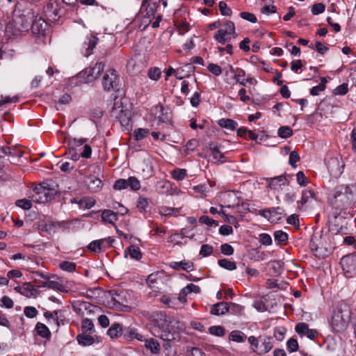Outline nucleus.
Returning a JSON list of instances; mask_svg holds the SVG:
<instances>
[{
	"label": "nucleus",
	"instance_id": "nucleus-1",
	"mask_svg": "<svg viewBox=\"0 0 356 356\" xmlns=\"http://www.w3.org/2000/svg\"><path fill=\"white\" fill-rule=\"evenodd\" d=\"M351 312L346 304H341L337 307L331 320L332 330L335 332H344L349 324Z\"/></svg>",
	"mask_w": 356,
	"mask_h": 356
},
{
	"label": "nucleus",
	"instance_id": "nucleus-2",
	"mask_svg": "<svg viewBox=\"0 0 356 356\" xmlns=\"http://www.w3.org/2000/svg\"><path fill=\"white\" fill-rule=\"evenodd\" d=\"M170 323L171 322H168L166 319L158 321V329L155 330L154 335L166 341H178L179 334L171 329Z\"/></svg>",
	"mask_w": 356,
	"mask_h": 356
},
{
	"label": "nucleus",
	"instance_id": "nucleus-3",
	"mask_svg": "<svg viewBox=\"0 0 356 356\" xmlns=\"http://www.w3.org/2000/svg\"><path fill=\"white\" fill-rule=\"evenodd\" d=\"M328 236L323 231L314 232L310 239L309 247L312 252L317 255L319 251L327 249Z\"/></svg>",
	"mask_w": 356,
	"mask_h": 356
},
{
	"label": "nucleus",
	"instance_id": "nucleus-4",
	"mask_svg": "<svg viewBox=\"0 0 356 356\" xmlns=\"http://www.w3.org/2000/svg\"><path fill=\"white\" fill-rule=\"evenodd\" d=\"M227 24V26L225 28L220 29L213 36V38L219 43L225 44L229 41L232 37L234 38L237 37L234 24Z\"/></svg>",
	"mask_w": 356,
	"mask_h": 356
},
{
	"label": "nucleus",
	"instance_id": "nucleus-5",
	"mask_svg": "<svg viewBox=\"0 0 356 356\" xmlns=\"http://www.w3.org/2000/svg\"><path fill=\"white\" fill-rule=\"evenodd\" d=\"M19 18L22 22H37V16L32 8L20 9L18 6L13 11V22Z\"/></svg>",
	"mask_w": 356,
	"mask_h": 356
},
{
	"label": "nucleus",
	"instance_id": "nucleus-6",
	"mask_svg": "<svg viewBox=\"0 0 356 356\" xmlns=\"http://www.w3.org/2000/svg\"><path fill=\"white\" fill-rule=\"evenodd\" d=\"M119 83V76L115 70H109L103 76L102 86L105 90L111 91L117 89Z\"/></svg>",
	"mask_w": 356,
	"mask_h": 356
},
{
	"label": "nucleus",
	"instance_id": "nucleus-7",
	"mask_svg": "<svg viewBox=\"0 0 356 356\" xmlns=\"http://www.w3.org/2000/svg\"><path fill=\"white\" fill-rule=\"evenodd\" d=\"M340 264L347 277L356 273V254H348L341 259Z\"/></svg>",
	"mask_w": 356,
	"mask_h": 356
},
{
	"label": "nucleus",
	"instance_id": "nucleus-8",
	"mask_svg": "<svg viewBox=\"0 0 356 356\" xmlns=\"http://www.w3.org/2000/svg\"><path fill=\"white\" fill-rule=\"evenodd\" d=\"M259 213L270 222L280 220L282 216L285 215L284 210L279 207L261 209L259 211Z\"/></svg>",
	"mask_w": 356,
	"mask_h": 356
},
{
	"label": "nucleus",
	"instance_id": "nucleus-9",
	"mask_svg": "<svg viewBox=\"0 0 356 356\" xmlns=\"http://www.w3.org/2000/svg\"><path fill=\"white\" fill-rule=\"evenodd\" d=\"M41 188L44 189L45 194L50 200H53L59 191L58 184L53 179H47L40 183L39 184V189Z\"/></svg>",
	"mask_w": 356,
	"mask_h": 356
},
{
	"label": "nucleus",
	"instance_id": "nucleus-10",
	"mask_svg": "<svg viewBox=\"0 0 356 356\" xmlns=\"http://www.w3.org/2000/svg\"><path fill=\"white\" fill-rule=\"evenodd\" d=\"M99 42V39L96 35L90 34L87 35L83 44L82 54L85 57H88L93 54V49Z\"/></svg>",
	"mask_w": 356,
	"mask_h": 356
},
{
	"label": "nucleus",
	"instance_id": "nucleus-11",
	"mask_svg": "<svg viewBox=\"0 0 356 356\" xmlns=\"http://www.w3.org/2000/svg\"><path fill=\"white\" fill-rule=\"evenodd\" d=\"M84 184L91 193L99 192L103 186L102 181L95 175H88L84 178Z\"/></svg>",
	"mask_w": 356,
	"mask_h": 356
},
{
	"label": "nucleus",
	"instance_id": "nucleus-12",
	"mask_svg": "<svg viewBox=\"0 0 356 356\" xmlns=\"http://www.w3.org/2000/svg\"><path fill=\"white\" fill-rule=\"evenodd\" d=\"M104 69V64L102 62H97L94 67L86 69L84 74L86 75L87 81L91 82L95 80L102 74Z\"/></svg>",
	"mask_w": 356,
	"mask_h": 356
},
{
	"label": "nucleus",
	"instance_id": "nucleus-13",
	"mask_svg": "<svg viewBox=\"0 0 356 356\" xmlns=\"http://www.w3.org/2000/svg\"><path fill=\"white\" fill-rule=\"evenodd\" d=\"M36 275L38 277H44V281L43 282V284L40 286V287H47L49 289H51L54 290H58L61 292L67 291L65 289L64 285L63 284H61L60 282H59L58 281H55V280H51L47 275H46L40 272H36Z\"/></svg>",
	"mask_w": 356,
	"mask_h": 356
},
{
	"label": "nucleus",
	"instance_id": "nucleus-14",
	"mask_svg": "<svg viewBox=\"0 0 356 356\" xmlns=\"http://www.w3.org/2000/svg\"><path fill=\"white\" fill-rule=\"evenodd\" d=\"M123 337L127 341L136 339L139 341H143L145 337L138 332V330L133 327H127L123 330Z\"/></svg>",
	"mask_w": 356,
	"mask_h": 356
},
{
	"label": "nucleus",
	"instance_id": "nucleus-15",
	"mask_svg": "<svg viewBox=\"0 0 356 356\" xmlns=\"http://www.w3.org/2000/svg\"><path fill=\"white\" fill-rule=\"evenodd\" d=\"M15 290L27 298H35L38 294V290L31 283H26L22 286H16Z\"/></svg>",
	"mask_w": 356,
	"mask_h": 356
},
{
	"label": "nucleus",
	"instance_id": "nucleus-16",
	"mask_svg": "<svg viewBox=\"0 0 356 356\" xmlns=\"http://www.w3.org/2000/svg\"><path fill=\"white\" fill-rule=\"evenodd\" d=\"M229 311V305L225 302L216 303L211 307L210 313L215 316L225 315Z\"/></svg>",
	"mask_w": 356,
	"mask_h": 356
},
{
	"label": "nucleus",
	"instance_id": "nucleus-17",
	"mask_svg": "<svg viewBox=\"0 0 356 356\" xmlns=\"http://www.w3.org/2000/svg\"><path fill=\"white\" fill-rule=\"evenodd\" d=\"M88 140V138H81L79 140L73 138L69 140V145L70 146V154H71V159L73 161H77L80 156H81V154H79L74 151V147L81 146L82 144L86 143Z\"/></svg>",
	"mask_w": 356,
	"mask_h": 356
},
{
	"label": "nucleus",
	"instance_id": "nucleus-18",
	"mask_svg": "<svg viewBox=\"0 0 356 356\" xmlns=\"http://www.w3.org/2000/svg\"><path fill=\"white\" fill-rule=\"evenodd\" d=\"M261 346L258 350V354L262 355L268 353L273 347L272 338L270 337H259Z\"/></svg>",
	"mask_w": 356,
	"mask_h": 356
},
{
	"label": "nucleus",
	"instance_id": "nucleus-19",
	"mask_svg": "<svg viewBox=\"0 0 356 356\" xmlns=\"http://www.w3.org/2000/svg\"><path fill=\"white\" fill-rule=\"evenodd\" d=\"M17 25L24 26L26 25V28H29L33 35H44L47 27L49 24H17Z\"/></svg>",
	"mask_w": 356,
	"mask_h": 356
},
{
	"label": "nucleus",
	"instance_id": "nucleus-20",
	"mask_svg": "<svg viewBox=\"0 0 356 356\" xmlns=\"http://www.w3.org/2000/svg\"><path fill=\"white\" fill-rule=\"evenodd\" d=\"M193 69L194 67L191 63L184 64L176 69L175 77L177 79H183L184 77L190 76Z\"/></svg>",
	"mask_w": 356,
	"mask_h": 356
},
{
	"label": "nucleus",
	"instance_id": "nucleus-21",
	"mask_svg": "<svg viewBox=\"0 0 356 356\" xmlns=\"http://www.w3.org/2000/svg\"><path fill=\"white\" fill-rule=\"evenodd\" d=\"M34 194L32 195V200L36 203H45L50 201L49 197H47L44 189H39V184L34 188Z\"/></svg>",
	"mask_w": 356,
	"mask_h": 356
},
{
	"label": "nucleus",
	"instance_id": "nucleus-22",
	"mask_svg": "<svg viewBox=\"0 0 356 356\" xmlns=\"http://www.w3.org/2000/svg\"><path fill=\"white\" fill-rule=\"evenodd\" d=\"M209 149L211 151V154L214 160L222 163L226 161L224 154L220 152V146L217 143H210Z\"/></svg>",
	"mask_w": 356,
	"mask_h": 356
},
{
	"label": "nucleus",
	"instance_id": "nucleus-23",
	"mask_svg": "<svg viewBox=\"0 0 356 356\" xmlns=\"http://www.w3.org/2000/svg\"><path fill=\"white\" fill-rule=\"evenodd\" d=\"M170 267L175 270H184L187 272H191L193 270V263L186 261H181L179 262L174 261L170 264Z\"/></svg>",
	"mask_w": 356,
	"mask_h": 356
},
{
	"label": "nucleus",
	"instance_id": "nucleus-24",
	"mask_svg": "<svg viewBox=\"0 0 356 356\" xmlns=\"http://www.w3.org/2000/svg\"><path fill=\"white\" fill-rule=\"evenodd\" d=\"M76 340L79 344L83 346H88L92 345L95 342V337H92L87 333L79 334L76 337Z\"/></svg>",
	"mask_w": 356,
	"mask_h": 356
},
{
	"label": "nucleus",
	"instance_id": "nucleus-25",
	"mask_svg": "<svg viewBox=\"0 0 356 356\" xmlns=\"http://www.w3.org/2000/svg\"><path fill=\"white\" fill-rule=\"evenodd\" d=\"M155 9L156 6L154 4L152 7H149V10L147 9L146 15L144 16V22H147L146 20H148V22H152L153 19L155 18V21L154 22H161L162 20V15L158 14L155 16Z\"/></svg>",
	"mask_w": 356,
	"mask_h": 356
},
{
	"label": "nucleus",
	"instance_id": "nucleus-26",
	"mask_svg": "<svg viewBox=\"0 0 356 356\" xmlns=\"http://www.w3.org/2000/svg\"><path fill=\"white\" fill-rule=\"evenodd\" d=\"M123 330L120 323H114L108 328L107 334L112 339L118 338L123 336Z\"/></svg>",
	"mask_w": 356,
	"mask_h": 356
},
{
	"label": "nucleus",
	"instance_id": "nucleus-27",
	"mask_svg": "<svg viewBox=\"0 0 356 356\" xmlns=\"http://www.w3.org/2000/svg\"><path fill=\"white\" fill-rule=\"evenodd\" d=\"M102 219L103 221L115 225L118 220V213L110 209H105L102 211Z\"/></svg>",
	"mask_w": 356,
	"mask_h": 356
},
{
	"label": "nucleus",
	"instance_id": "nucleus-28",
	"mask_svg": "<svg viewBox=\"0 0 356 356\" xmlns=\"http://www.w3.org/2000/svg\"><path fill=\"white\" fill-rule=\"evenodd\" d=\"M218 124L227 129L234 131L238 127V123L232 119L222 118L218 121Z\"/></svg>",
	"mask_w": 356,
	"mask_h": 356
},
{
	"label": "nucleus",
	"instance_id": "nucleus-29",
	"mask_svg": "<svg viewBox=\"0 0 356 356\" xmlns=\"http://www.w3.org/2000/svg\"><path fill=\"white\" fill-rule=\"evenodd\" d=\"M145 346L147 349L150 350L152 353H157L160 350V344L157 340L150 338L148 339H145Z\"/></svg>",
	"mask_w": 356,
	"mask_h": 356
},
{
	"label": "nucleus",
	"instance_id": "nucleus-30",
	"mask_svg": "<svg viewBox=\"0 0 356 356\" xmlns=\"http://www.w3.org/2000/svg\"><path fill=\"white\" fill-rule=\"evenodd\" d=\"M275 242L278 245H286L288 242V234L282 230H277L273 234Z\"/></svg>",
	"mask_w": 356,
	"mask_h": 356
},
{
	"label": "nucleus",
	"instance_id": "nucleus-31",
	"mask_svg": "<svg viewBox=\"0 0 356 356\" xmlns=\"http://www.w3.org/2000/svg\"><path fill=\"white\" fill-rule=\"evenodd\" d=\"M127 253L129 254L132 259L140 260L142 258V253L138 247L131 245L127 250L124 251L125 257H127Z\"/></svg>",
	"mask_w": 356,
	"mask_h": 356
},
{
	"label": "nucleus",
	"instance_id": "nucleus-32",
	"mask_svg": "<svg viewBox=\"0 0 356 356\" xmlns=\"http://www.w3.org/2000/svg\"><path fill=\"white\" fill-rule=\"evenodd\" d=\"M35 330L39 336L43 338H49L51 336V332L44 324L42 323H38L35 325Z\"/></svg>",
	"mask_w": 356,
	"mask_h": 356
},
{
	"label": "nucleus",
	"instance_id": "nucleus-33",
	"mask_svg": "<svg viewBox=\"0 0 356 356\" xmlns=\"http://www.w3.org/2000/svg\"><path fill=\"white\" fill-rule=\"evenodd\" d=\"M95 204V200L90 197H85L79 200V206L81 209H89Z\"/></svg>",
	"mask_w": 356,
	"mask_h": 356
},
{
	"label": "nucleus",
	"instance_id": "nucleus-34",
	"mask_svg": "<svg viewBox=\"0 0 356 356\" xmlns=\"http://www.w3.org/2000/svg\"><path fill=\"white\" fill-rule=\"evenodd\" d=\"M246 339V335L239 330H234L229 334V339L235 342H243Z\"/></svg>",
	"mask_w": 356,
	"mask_h": 356
},
{
	"label": "nucleus",
	"instance_id": "nucleus-35",
	"mask_svg": "<svg viewBox=\"0 0 356 356\" xmlns=\"http://www.w3.org/2000/svg\"><path fill=\"white\" fill-rule=\"evenodd\" d=\"M38 228L40 231L47 232L48 234H54L56 232L53 220H48L47 222L40 224Z\"/></svg>",
	"mask_w": 356,
	"mask_h": 356
},
{
	"label": "nucleus",
	"instance_id": "nucleus-36",
	"mask_svg": "<svg viewBox=\"0 0 356 356\" xmlns=\"http://www.w3.org/2000/svg\"><path fill=\"white\" fill-rule=\"evenodd\" d=\"M74 220H61V221H54V229L56 227L60 228L63 232H69L70 225L73 223Z\"/></svg>",
	"mask_w": 356,
	"mask_h": 356
},
{
	"label": "nucleus",
	"instance_id": "nucleus-37",
	"mask_svg": "<svg viewBox=\"0 0 356 356\" xmlns=\"http://www.w3.org/2000/svg\"><path fill=\"white\" fill-rule=\"evenodd\" d=\"M158 120H159V126H162V127H166V129L168 130V131H172L173 130V125H172V121L170 120V119L168 118V115H165L163 114L158 116Z\"/></svg>",
	"mask_w": 356,
	"mask_h": 356
},
{
	"label": "nucleus",
	"instance_id": "nucleus-38",
	"mask_svg": "<svg viewBox=\"0 0 356 356\" xmlns=\"http://www.w3.org/2000/svg\"><path fill=\"white\" fill-rule=\"evenodd\" d=\"M81 329L83 333L92 334L95 332V327L92 321L89 318H84L82 321Z\"/></svg>",
	"mask_w": 356,
	"mask_h": 356
},
{
	"label": "nucleus",
	"instance_id": "nucleus-39",
	"mask_svg": "<svg viewBox=\"0 0 356 356\" xmlns=\"http://www.w3.org/2000/svg\"><path fill=\"white\" fill-rule=\"evenodd\" d=\"M218 265L226 270H234L236 268V264L235 262L229 261L227 259H221L218 261Z\"/></svg>",
	"mask_w": 356,
	"mask_h": 356
},
{
	"label": "nucleus",
	"instance_id": "nucleus-40",
	"mask_svg": "<svg viewBox=\"0 0 356 356\" xmlns=\"http://www.w3.org/2000/svg\"><path fill=\"white\" fill-rule=\"evenodd\" d=\"M277 134L282 138H288L292 136L293 130L289 126H283L279 128Z\"/></svg>",
	"mask_w": 356,
	"mask_h": 356
},
{
	"label": "nucleus",
	"instance_id": "nucleus-41",
	"mask_svg": "<svg viewBox=\"0 0 356 356\" xmlns=\"http://www.w3.org/2000/svg\"><path fill=\"white\" fill-rule=\"evenodd\" d=\"M148 77L153 81H158L161 76V71L160 68L154 67H150L147 72Z\"/></svg>",
	"mask_w": 356,
	"mask_h": 356
},
{
	"label": "nucleus",
	"instance_id": "nucleus-42",
	"mask_svg": "<svg viewBox=\"0 0 356 356\" xmlns=\"http://www.w3.org/2000/svg\"><path fill=\"white\" fill-rule=\"evenodd\" d=\"M270 181V186H282L284 185L285 182L286 181V178L284 175H280L277 177H275L273 178L268 179Z\"/></svg>",
	"mask_w": 356,
	"mask_h": 356
},
{
	"label": "nucleus",
	"instance_id": "nucleus-43",
	"mask_svg": "<svg viewBox=\"0 0 356 356\" xmlns=\"http://www.w3.org/2000/svg\"><path fill=\"white\" fill-rule=\"evenodd\" d=\"M209 332L211 334L217 337H222L225 334V328L220 325L211 326L209 328Z\"/></svg>",
	"mask_w": 356,
	"mask_h": 356
},
{
	"label": "nucleus",
	"instance_id": "nucleus-44",
	"mask_svg": "<svg viewBox=\"0 0 356 356\" xmlns=\"http://www.w3.org/2000/svg\"><path fill=\"white\" fill-rule=\"evenodd\" d=\"M172 177L177 181L183 180L186 176V170L177 168L172 171Z\"/></svg>",
	"mask_w": 356,
	"mask_h": 356
},
{
	"label": "nucleus",
	"instance_id": "nucleus-45",
	"mask_svg": "<svg viewBox=\"0 0 356 356\" xmlns=\"http://www.w3.org/2000/svg\"><path fill=\"white\" fill-rule=\"evenodd\" d=\"M149 129L138 128L134 131V136L136 140L145 138L149 134Z\"/></svg>",
	"mask_w": 356,
	"mask_h": 356
},
{
	"label": "nucleus",
	"instance_id": "nucleus-46",
	"mask_svg": "<svg viewBox=\"0 0 356 356\" xmlns=\"http://www.w3.org/2000/svg\"><path fill=\"white\" fill-rule=\"evenodd\" d=\"M128 186L133 191H138L140 188V181L135 177H130L127 179V187Z\"/></svg>",
	"mask_w": 356,
	"mask_h": 356
},
{
	"label": "nucleus",
	"instance_id": "nucleus-47",
	"mask_svg": "<svg viewBox=\"0 0 356 356\" xmlns=\"http://www.w3.org/2000/svg\"><path fill=\"white\" fill-rule=\"evenodd\" d=\"M59 266L63 270L67 272H73L76 269V264L67 261L60 262Z\"/></svg>",
	"mask_w": 356,
	"mask_h": 356
},
{
	"label": "nucleus",
	"instance_id": "nucleus-48",
	"mask_svg": "<svg viewBox=\"0 0 356 356\" xmlns=\"http://www.w3.org/2000/svg\"><path fill=\"white\" fill-rule=\"evenodd\" d=\"M168 132L169 131H165V130H163L162 127L159 128V131H152L151 135L155 140L159 139V136H161V140L162 141H164L165 140L167 136H168Z\"/></svg>",
	"mask_w": 356,
	"mask_h": 356
},
{
	"label": "nucleus",
	"instance_id": "nucleus-49",
	"mask_svg": "<svg viewBox=\"0 0 356 356\" xmlns=\"http://www.w3.org/2000/svg\"><path fill=\"white\" fill-rule=\"evenodd\" d=\"M213 252V247L209 244H204L201 246L200 254L202 257H208L212 254Z\"/></svg>",
	"mask_w": 356,
	"mask_h": 356
},
{
	"label": "nucleus",
	"instance_id": "nucleus-50",
	"mask_svg": "<svg viewBox=\"0 0 356 356\" xmlns=\"http://www.w3.org/2000/svg\"><path fill=\"white\" fill-rule=\"evenodd\" d=\"M149 206V201L147 198L139 197L137 201V208L140 211H146Z\"/></svg>",
	"mask_w": 356,
	"mask_h": 356
},
{
	"label": "nucleus",
	"instance_id": "nucleus-51",
	"mask_svg": "<svg viewBox=\"0 0 356 356\" xmlns=\"http://www.w3.org/2000/svg\"><path fill=\"white\" fill-rule=\"evenodd\" d=\"M15 204L24 210H29L32 207V201L26 199H21L17 200Z\"/></svg>",
	"mask_w": 356,
	"mask_h": 356
},
{
	"label": "nucleus",
	"instance_id": "nucleus-52",
	"mask_svg": "<svg viewBox=\"0 0 356 356\" xmlns=\"http://www.w3.org/2000/svg\"><path fill=\"white\" fill-rule=\"evenodd\" d=\"M308 330L309 325L306 323H299L295 327L296 332L301 336L305 335Z\"/></svg>",
	"mask_w": 356,
	"mask_h": 356
},
{
	"label": "nucleus",
	"instance_id": "nucleus-53",
	"mask_svg": "<svg viewBox=\"0 0 356 356\" xmlns=\"http://www.w3.org/2000/svg\"><path fill=\"white\" fill-rule=\"evenodd\" d=\"M286 348L289 352L293 353L298 349V343L296 339L290 338L286 343Z\"/></svg>",
	"mask_w": 356,
	"mask_h": 356
},
{
	"label": "nucleus",
	"instance_id": "nucleus-54",
	"mask_svg": "<svg viewBox=\"0 0 356 356\" xmlns=\"http://www.w3.org/2000/svg\"><path fill=\"white\" fill-rule=\"evenodd\" d=\"M259 241L264 245H270L273 243L271 236L266 233H261L259 235Z\"/></svg>",
	"mask_w": 356,
	"mask_h": 356
},
{
	"label": "nucleus",
	"instance_id": "nucleus-55",
	"mask_svg": "<svg viewBox=\"0 0 356 356\" xmlns=\"http://www.w3.org/2000/svg\"><path fill=\"white\" fill-rule=\"evenodd\" d=\"M220 251L221 253L226 256H231L234 254V248L228 244V243H224L222 244L220 246Z\"/></svg>",
	"mask_w": 356,
	"mask_h": 356
},
{
	"label": "nucleus",
	"instance_id": "nucleus-56",
	"mask_svg": "<svg viewBox=\"0 0 356 356\" xmlns=\"http://www.w3.org/2000/svg\"><path fill=\"white\" fill-rule=\"evenodd\" d=\"M314 197V193L310 190H304L302 194V198L300 200L301 204H306L310 198Z\"/></svg>",
	"mask_w": 356,
	"mask_h": 356
},
{
	"label": "nucleus",
	"instance_id": "nucleus-57",
	"mask_svg": "<svg viewBox=\"0 0 356 356\" xmlns=\"http://www.w3.org/2000/svg\"><path fill=\"white\" fill-rule=\"evenodd\" d=\"M348 91V87L347 83H342L338 86L334 90L333 93L336 95H344Z\"/></svg>",
	"mask_w": 356,
	"mask_h": 356
},
{
	"label": "nucleus",
	"instance_id": "nucleus-58",
	"mask_svg": "<svg viewBox=\"0 0 356 356\" xmlns=\"http://www.w3.org/2000/svg\"><path fill=\"white\" fill-rule=\"evenodd\" d=\"M199 221H200V223L209 225L210 227L213 225L215 226H218V222L216 220L209 218L207 216H201L200 218V219H199Z\"/></svg>",
	"mask_w": 356,
	"mask_h": 356
},
{
	"label": "nucleus",
	"instance_id": "nucleus-59",
	"mask_svg": "<svg viewBox=\"0 0 356 356\" xmlns=\"http://www.w3.org/2000/svg\"><path fill=\"white\" fill-rule=\"evenodd\" d=\"M325 6L323 3H317L312 6V13L313 15H318L325 11Z\"/></svg>",
	"mask_w": 356,
	"mask_h": 356
},
{
	"label": "nucleus",
	"instance_id": "nucleus-60",
	"mask_svg": "<svg viewBox=\"0 0 356 356\" xmlns=\"http://www.w3.org/2000/svg\"><path fill=\"white\" fill-rule=\"evenodd\" d=\"M300 160L299 154L296 151H292L289 154V163L293 168H296V162Z\"/></svg>",
	"mask_w": 356,
	"mask_h": 356
},
{
	"label": "nucleus",
	"instance_id": "nucleus-61",
	"mask_svg": "<svg viewBox=\"0 0 356 356\" xmlns=\"http://www.w3.org/2000/svg\"><path fill=\"white\" fill-rule=\"evenodd\" d=\"M207 70L215 76H219L222 72L221 67L214 63H209L207 66Z\"/></svg>",
	"mask_w": 356,
	"mask_h": 356
},
{
	"label": "nucleus",
	"instance_id": "nucleus-62",
	"mask_svg": "<svg viewBox=\"0 0 356 356\" xmlns=\"http://www.w3.org/2000/svg\"><path fill=\"white\" fill-rule=\"evenodd\" d=\"M24 315L30 318H34L38 314V310L34 307L28 306L24 309Z\"/></svg>",
	"mask_w": 356,
	"mask_h": 356
},
{
	"label": "nucleus",
	"instance_id": "nucleus-63",
	"mask_svg": "<svg viewBox=\"0 0 356 356\" xmlns=\"http://www.w3.org/2000/svg\"><path fill=\"white\" fill-rule=\"evenodd\" d=\"M90 307V304L85 301H77L73 306L75 312L81 311V309H88Z\"/></svg>",
	"mask_w": 356,
	"mask_h": 356
},
{
	"label": "nucleus",
	"instance_id": "nucleus-64",
	"mask_svg": "<svg viewBox=\"0 0 356 356\" xmlns=\"http://www.w3.org/2000/svg\"><path fill=\"white\" fill-rule=\"evenodd\" d=\"M127 188V179H119L116 180L113 185L115 190H122Z\"/></svg>",
	"mask_w": 356,
	"mask_h": 356
}]
</instances>
